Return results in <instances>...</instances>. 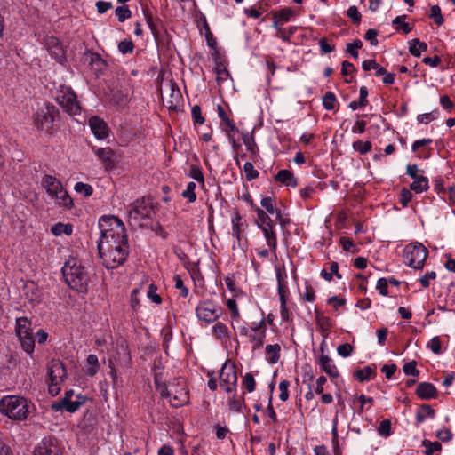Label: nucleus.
I'll list each match as a JSON object with an SVG mask.
<instances>
[{"label":"nucleus","mask_w":455,"mask_h":455,"mask_svg":"<svg viewBox=\"0 0 455 455\" xmlns=\"http://www.w3.org/2000/svg\"><path fill=\"white\" fill-rule=\"evenodd\" d=\"M422 445L426 448V455H433L435 451H439L442 449V445L438 442H430L428 440H423Z\"/></svg>","instance_id":"nucleus-46"},{"label":"nucleus","mask_w":455,"mask_h":455,"mask_svg":"<svg viewBox=\"0 0 455 455\" xmlns=\"http://www.w3.org/2000/svg\"><path fill=\"white\" fill-rule=\"evenodd\" d=\"M428 255L427 248L420 243L407 244L403 252V262L414 269H421Z\"/></svg>","instance_id":"nucleus-9"},{"label":"nucleus","mask_w":455,"mask_h":455,"mask_svg":"<svg viewBox=\"0 0 455 455\" xmlns=\"http://www.w3.org/2000/svg\"><path fill=\"white\" fill-rule=\"evenodd\" d=\"M32 407V403L21 395H8L0 400V413L12 420H26Z\"/></svg>","instance_id":"nucleus-2"},{"label":"nucleus","mask_w":455,"mask_h":455,"mask_svg":"<svg viewBox=\"0 0 455 455\" xmlns=\"http://www.w3.org/2000/svg\"><path fill=\"white\" fill-rule=\"evenodd\" d=\"M267 360L275 364L279 361L281 347L278 344L267 345L266 346Z\"/></svg>","instance_id":"nucleus-33"},{"label":"nucleus","mask_w":455,"mask_h":455,"mask_svg":"<svg viewBox=\"0 0 455 455\" xmlns=\"http://www.w3.org/2000/svg\"><path fill=\"white\" fill-rule=\"evenodd\" d=\"M189 176L200 183H204V181L202 169L197 164L190 165Z\"/></svg>","instance_id":"nucleus-51"},{"label":"nucleus","mask_w":455,"mask_h":455,"mask_svg":"<svg viewBox=\"0 0 455 455\" xmlns=\"http://www.w3.org/2000/svg\"><path fill=\"white\" fill-rule=\"evenodd\" d=\"M145 19L147 21V24L148 28L151 30L152 35L155 38H157L159 36V30L157 28L156 24L155 23L152 15L148 12H144Z\"/></svg>","instance_id":"nucleus-58"},{"label":"nucleus","mask_w":455,"mask_h":455,"mask_svg":"<svg viewBox=\"0 0 455 455\" xmlns=\"http://www.w3.org/2000/svg\"><path fill=\"white\" fill-rule=\"evenodd\" d=\"M436 393L437 391L435 387L429 382L420 383L416 389L417 395L425 400L435 398L436 396Z\"/></svg>","instance_id":"nucleus-25"},{"label":"nucleus","mask_w":455,"mask_h":455,"mask_svg":"<svg viewBox=\"0 0 455 455\" xmlns=\"http://www.w3.org/2000/svg\"><path fill=\"white\" fill-rule=\"evenodd\" d=\"M374 374L373 370L370 366H366L363 369H359L355 371V376L360 381H367L371 379V376Z\"/></svg>","instance_id":"nucleus-45"},{"label":"nucleus","mask_w":455,"mask_h":455,"mask_svg":"<svg viewBox=\"0 0 455 455\" xmlns=\"http://www.w3.org/2000/svg\"><path fill=\"white\" fill-rule=\"evenodd\" d=\"M347 15L354 24L357 25L361 22L362 15L356 6H350L347 11Z\"/></svg>","instance_id":"nucleus-56"},{"label":"nucleus","mask_w":455,"mask_h":455,"mask_svg":"<svg viewBox=\"0 0 455 455\" xmlns=\"http://www.w3.org/2000/svg\"><path fill=\"white\" fill-rule=\"evenodd\" d=\"M225 125H226V128H224L223 130L227 132L228 139L231 140L233 148L235 149H236V148L239 147V145L236 143V141L234 138V133L237 132L238 129L236 128L233 120L230 122H228V124Z\"/></svg>","instance_id":"nucleus-43"},{"label":"nucleus","mask_w":455,"mask_h":455,"mask_svg":"<svg viewBox=\"0 0 455 455\" xmlns=\"http://www.w3.org/2000/svg\"><path fill=\"white\" fill-rule=\"evenodd\" d=\"M74 189L77 193L84 194V196L86 197L92 196V194L93 193L92 187L84 182L76 183Z\"/></svg>","instance_id":"nucleus-52"},{"label":"nucleus","mask_w":455,"mask_h":455,"mask_svg":"<svg viewBox=\"0 0 455 455\" xmlns=\"http://www.w3.org/2000/svg\"><path fill=\"white\" fill-rule=\"evenodd\" d=\"M319 366L322 371L331 378H338L339 375L336 365L328 355H322L319 358Z\"/></svg>","instance_id":"nucleus-26"},{"label":"nucleus","mask_w":455,"mask_h":455,"mask_svg":"<svg viewBox=\"0 0 455 455\" xmlns=\"http://www.w3.org/2000/svg\"><path fill=\"white\" fill-rule=\"evenodd\" d=\"M243 385L244 386L245 389L250 393L255 390V379L251 373L248 372L244 375L243 379Z\"/></svg>","instance_id":"nucleus-59"},{"label":"nucleus","mask_w":455,"mask_h":455,"mask_svg":"<svg viewBox=\"0 0 455 455\" xmlns=\"http://www.w3.org/2000/svg\"><path fill=\"white\" fill-rule=\"evenodd\" d=\"M427 347L435 355L442 353V344L439 337H434L427 343Z\"/></svg>","instance_id":"nucleus-62"},{"label":"nucleus","mask_w":455,"mask_h":455,"mask_svg":"<svg viewBox=\"0 0 455 455\" xmlns=\"http://www.w3.org/2000/svg\"><path fill=\"white\" fill-rule=\"evenodd\" d=\"M60 111L53 104L47 103L39 108L34 114V125L37 130L47 134H53L54 122L59 116Z\"/></svg>","instance_id":"nucleus-6"},{"label":"nucleus","mask_w":455,"mask_h":455,"mask_svg":"<svg viewBox=\"0 0 455 455\" xmlns=\"http://www.w3.org/2000/svg\"><path fill=\"white\" fill-rule=\"evenodd\" d=\"M435 411L429 405H422L416 414V420L419 423L424 422L427 418H433Z\"/></svg>","instance_id":"nucleus-38"},{"label":"nucleus","mask_w":455,"mask_h":455,"mask_svg":"<svg viewBox=\"0 0 455 455\" xmlns=\"http://www.w3.org/2000/svg\"><path fill=\"white\" fill-rule=\"evenodd\" d=\"M336 102L337 98L332 92H327L323 97V105L326 110H333Z\"/></svg>","instance_id":"nucleus-42"},{"label":"nucleus","mask_w":455,"mask_h":455,"mask_svg":"<svg viewBox=\"0 0 455 455\" xmlns=\"http://www.w3.org/2000/svg\"><path fill=\"white\" fill-rule=\"evenodd\" d=\"M99 228H124V222L121 219L115 215H103L99 219Z\"/></svg>","instance_id":"nucleus-28"},{"label":"nucleus","mask_w":455,"mask_h":455,"mask_svg":"<svg viewBox=\"0 0 455 455\" xmlns=\"http://www.w3.org/2000/svg\"><path fill=\"white\" fill-rule=\"evenodd\" d=\"M212 334L216 339L220 340L221 343H227L229 339L230 331L227 324L221 322H217L212 327Z\"/></svg>","instance_id":"nucleus-24"},{"label":"nucleus","mask_w":455,"mask_h":455,"mask_svg":"<svg viewBox=\"0 0 455 455\" xmlns=\"http://www.w3.org/2000/svg\"><path fill=\"white\" fill-rule=\"evenodd\" d=\"M57 101L71 116L78 115L81 112V107L77 101L76 95L69 87L61 89L57 96Z\"/></svg>","instance_id":"nucleus-16"},{"label":"nucleus","mask_w":455,"mask_h":455,"mask_svg":"<svg viewBox=\"0 0 455 455\" xmlns=\"http://www.w3.org/2000/svg\"><path fill=\"white\" fill-rule=\"evenodd\" d=\"M87 55L90 58L91 65H96L100 69L104 66L105 61L99 53L88 52Z\"/></svg>","instance_id":"nucleus-63"},{"label":"nucleus","mask_w":455,"mask_h":455,"mask_svg":"<svg viewBox=\"0 0 455 455\" xmlns=\"http://www.w3.org/2000/svg\"><path fill=\"white\" fill-rule=\"evenodd\" d=\"M354 399L355 400L357 399L361 403V406L359 408V412H363L364 410H369L374 403V400L372 397H367L364 395L355 396Z\"/></svg>","instance_id":"nucleus-54"},{"label":"nucleus","mask_w":455,"mask_h":455,"mask_svg":"<svg viewBox=\"0 0 455 455\" xmlns=\"http://www.w3.org/2000/svg\"><path fill=\"white\" fill-rule=\"evenodd\" d=\"M269 16L272 20L271 27L275 29V32L278 29L282 28L284 24L292 21L298 16L295 10L291 7H283L280 9L272 10L269 12Z\"/></svg>","instance_id":"nucleus-17"},{"label":"nucleus","mask_w":455,"mask_h":455,"mask_svg":"<svg viewBox=\"0 0 455 455\" xmlns=\"http://www.w3.org/2000/svg\"><path fill=\"white\" fill-rule=\"evenodd\" d=\"M352 147L355 151H357L361 155H364L371 150L372 144L370 140H356L353 142Z\"/></svg>","instance_id":"nucleus-40"},{"label":"nucleus","mask_w":455,"mask_h":455,"mask_svg":"<svg viewBox=\"0 0 455 455\" xmlns=\"http://www.w3.org/2000/svg\"><path fill=\"white\" fill-rule=\"evenodd\" d=\"M34 455H62V451L55 438L45 437L35 447Z\"/></svg>","instance_id":"nucleus-18"},{"label":"nucleus","mask_w":455,"mask_h":455,"mask_svg":"<svg viewBox=\"0 0 455 455\" xmlns=\"http://www.w3.org/2000/svg\"><path fill=\"white\" fill-rule=\"evenodd\" d=\"M89 126L97 139L103 140L108 136V126L99 116H92L89 119Z\"/></svg>","instance_id":"nucleus-21"},{"label":"nucleus","mask_w":455,"mask_h":455,"mask_svg":"<svg viewBox=\"0 0 455 455\" xmlns=\"http://www.w3.org/2000/svg\"><path fill=\"white\" fill-rule=\"evenodd\" d=\"M115 361L117 362L121 367H129L131 363V355L127 347H121V350L118 352V358H115Z\"/></svg>","instance_id":"nucleus-39"},{"label":"nucleus","mask_w":455,"mask_h":455,"mask_svg":"<svg viewBox=\"0 0 455 455\" xmlns=\"http://www.w3.org/2000/svg\"><path fill=\"white\" fill-rule=\"evenodd\" d=\"M406 18V15H401L395 17L392 21V25L395 27V29L397 32H403L405 35L409 34L412 30V27L408 22H405Z\"/></svg>","instance_id":"nucleus-32"},{"label":"nucleus","mask_w":455,"mask_h":455,"mask_svg":"<svg viewBox=\"0 0 455 455\" xmlns=\"http://www.w3.org/2000/svg\"><path fill=\"white\" fill-rule=\"evenodd\" d=\"M44 43L52 57L57 62L63 64L66 61V50L60 39L51 36L45 38Z\"/></svg>","instance_id":"nucleus-20"},{"label":"nucleus","mask_w":455,"mask_h":455,"mask_svg":"<svg viewBox=\"0 0 455 455\" xmlns=\"http://www.w3.org/2000/svg\"><path fill=\"white\" fill-rule=\"evenodd\" d=\"M195 311L198 321L206 324L216 322L223 315V308L211 299L200 300Z\"/></svg>","instance_id":"nucleus-8"},{"label":"nucleus","mask_w":455,"mask_h":455,"mask_svg":"<svg viewBox=\"0 0 455 455\" xmlns=\"http://www.w3.org/2000/svg\"><path fill=\"white\" fill-rule=\"evenodd\" d=\"M94 154L101 161L106 170H112L115 167V152L109 148H92Z\"/></svg>","instance_id":"nucleus-22"},{"label":"nucleus","mask_w":455,"mask_h":455,"mask_svg":"<svg viewBox=\"0 0 455 455\" xmlns=\"http://www.w3.org/2000/svg\"><path fill=\"white\" fill-rule=\"evenodd\" d=\"M43 183L48 195L52 199H55L57 204L66 209H71L74 206L73 199L57 178L52 175H45Z\"/></svg>","instance_id":"nucleus-7"},{"label":"nucleus","mask_w":455,"mask_h":455,"mask_svg":"<svg viewBox=\"0 0 455 455\" xmlns=\"http://www.w3.org/2000/svg\"><path fill=\"white\" fill-rule=\"evenodd\" d=\"M243 172H245L246 180L248 181L257 179L259 175V172L254 169L253 164L251 162H246L243 164Z\"/></svg>","instance_id":"nucleus-47"},{"label":"nucleus","mask_w":455,"mask_h":455,"mask_svg":"<svg viewBox=\"0 0 455 455\" xmlns=\"http://www.w3.org/2000/svg\"><path fill=\"white\" fill-rule=\"evenodd\" d=\"M298 27L291 26L289 28H282L275 32V36L283 42L291 43L292 36L296 33Z\"/></svg>","instance_id":"nucleus-35"},{"label":"nucleus","mask_w":455,"mask_h":455,"mask_svg":"<svg viewBox=\"0 0 455 455\" xmlns=\"http://www.w3.org/2000/svg\"><path fill=\"white\" fill-rule=\"evenodd\" d=\"M427 50V44L425 42H421L419 38H414L409 42V52L415 57H419Z\"/></svg>","instance_id":"nucleus-31"},{"label":"nucleus","mask_w":455,"mask_h":455,"mask_svg":"<svg viewBox=\"0 0 455 455\" xmlns=\"http://www.w3.org/2000/svg\"><path fill=\"white\" fill-rule=\"evenodd\" d=\"M429 18L433 19L434 22L438 26L443 24L444 19L443 17L442 11L439 5H432L430 7Z\"/></svg>","instance_id":"nucleus-41"},{"label":"nucleus","mask_w":455,"mask_h":455,"mask_svg":"<svg viewBox=\"0 0 455 455\" xmlns=\"http://www.w3.org/2000/svg\"><path fill=\"white\" fill-rule=\"evenodd\" d=\"M227 307L231 314V317L234 320H236L240 317V312L236 304V301L233 299H228L227 300Z\"/></svg>","instance_id":"nucleus-61"},{"label":"nucleus","mask_w":455,"mask_h":455,"mask_svg":"<svg viewBox=\"0 0 455 455\" xmlns=\"http://www.w3.org/2000/svg\"><path fill=\"white\" fill-rule=\"evenodd\" d=\"M191 116L195 125L203 124L204 117L202 114V109L199 105H195L191 108Z\"/></svg>","instance_id":"nucleus-48"},{"label":"nucleus","mask_w":455,"mask_h":455,"mask_svg":"<svg viewBox=\"0 0 455 455\" xmlns=\"http://www.w3.org/2000/svg\"><path fill=\"white\" fill-rule=\"evenodd\" d=\"M128 236L125 229H103L98 243L102 264L108 269L123 265L128 257Z\"/></svg>","instance_id":"nucleus-1"},{"label":"nucleus","mask_w":455,"mask_h":455,"mask_svg":"<svg viewBox=\"0 0 455 455\" xmlns=\"http://www.w3.org/2000/svg\"><path fill=\"white\" fill-rule=\"evenodd\" d=\"M267 243L273 250L276 247V235L275 229H262Z\"/></svg>","instance_id":"nucleus-55"},{"label":"nucleus","mask_w":455,"mask_h":455,"mask_svg":"<svg viewBox=\"0 0 455 455\" xmlns=\"http://www.w3.org/2000/svg\"><path fill=\"white\" fill-rule=\"evenodd\" d=\"M215 73L217 75L218 80H226L229 76L228 70L226 68V67L217 60Z\"/></svg>","instance_id":"nucleus-64"},{"label":"nucleus","mask_w":455,"mask_h":455,"mask_svg":"<svg viewBox=\"0 0 455 455\" xmlns=\"http://www.w3.org/2000/svg\"><path fill=\"white\" fill-rule=\"evenodd\" d=\"M112 101L115 105L124 108L129 102V97L127 93H124L123 92H116L113 94Z\"/></svg>","instance_id":"nucleus-44"},{"label":"nucleus","mask_w":455,"mask_h":455,"mask_svg":"<svg viewBox=\"0 0 455 455\" xmlns=\"http://www.w3.org/2000/svg\"><path fill=\"white\" fill-rule=\"evenodd\" d=\"M267 326L264 319L253 322L250 327L243 326L239 328V334L249 338L253 350L263 346Z\"/></svg>","instance_id":"nucleus-11"},{"label":"nucleus","mask_w":455,"mask_h":455,"mask_svg":"<svg viewBox=\"0 0 455 455\" xmlns=\"http://www.w3.org/2000/svg\"><path fill=\"white\" fill-rule=\"evenodd\" d=\"M275 181L285 185L291 186L292 188H296L298 183V179L294 176V174L286 169L280 170L275 176Z\"/></svg>","instance_id":"nucleus-23"},{"label":"nucleus","mask_w":455,"mask_h":455,"mask_svg":"<svg viewBox=\"0 0 455 455\" xmlns=\"http://www.w3.org/2000/svg\"><path fill=\"white\" fill-rule=\"evenodd\" d=\"M363 43L359 39L354 40L352 43L347 44V52L355 59L358 58L357 50L362 48Z\"/></svg>","instance_id":"nucleus-49"},{"label":"nucleus","mask_w":455,"mask_h":455,"mask_svg":"<svg viewBox=\"0 0 455 455\" xmlns=\"http://www.w3.org/2000/svg\"><path fill=\"white\" fill-rule=\"evenodd\" d=\"M153 203L150 197L135 200L129 210L128 223L131 228H146L151 219Z\"/></svg>","instance_id":"nucleus-5"},{"label":"nucleus","mask_w":455,"mask_h":455,"mask_svg":"<svg viewBox=\"0 0 455 455\" xmlns=\"http://www.w3.org/2000/svg\"><path fill=\"white\" fill-rule=\"evenodd\" d=\"M261 206L265 209L266 213H270V212L277 208L275 199L270 196L263 197L261 199Z\"/></svg>","instance_id":"nucleus-60"},{"label":"nucleus","mask_w":455,"mask_h":455,"mask_svg":"<svg viewBox=\"0 0 455 455\" xmlns=\"http://www.w3.org/2000/svg\"><path fill=\"white\" fill-rule=\"evenodd\" d=\"M378 433L381 436H389L391 435V421L389 419L382 420L378 427Z\"/></svg>","instance_id":"nucleus-57"},{"label":"nucleus","mask_w":455,"mask_h":455,"mask_svg":"<svg viewBox=\"0 0 455 455\" xmlns=\"http://www.w3.org/2000/svg\"><path fill=\"white\" fill-rule=\"evenodd\" d=\"M86 401V397L81 394H75L73 390H68L64 397L58 403L52 405L55 411L66 410L68 412L76 411Z\"/></svg>","instance_id":"nucleus-15"},{"label":"nucleus","mask_w":455,"mask_h":455,"mask_svg":"<svg viewBox=\"0 0 455 455\" xmlns=\"http://www.w3.org/2000/svg\"><path fill=\"white\" fill-rule=\"evenodd\" d=\"M49 393L55 396L61 388V385L66 379L67 372L64 364L60 360H52L48 364Z\"/></svg>","instance_id":"nucleus-10"},{"label":"nucleus","mask_w":455,"mask_h":455,"mask_svg":"<svg viewBox=\"0 0 455 455\" xmlns=\"http://www.w3.org/2000/svg\"><path fill=\"white\" fill-rule=\"evenodd\" d=\"M196 183L191 181L187 185L186 189L182 192V196L184 198H187L190 203H193L196 199V195L195 193Z\"/></svg>","instance_id":"nucleus-50"},{"label":"nucleus","mask_w":455,"mask_h":455,"mask_svg":"<svg viewBox=\"0 0 455 455\" xmlns=\"http://www.w3.org/2000/svg\"><path fill=\"white\" fill-rule=\"evenodd\" d=\"M15 331L22 348L28 354H32L35 349V338L33 337L31 322L27 317L17 318Z\"/></svg>","instance_id":"nucleus-12"},{"label":"nucleus","mask_w":455,"mask_h":455,"mask_svg":"<svg viewBox=\"0 0 455 455\" xmlns=\"http://www.w3.org/2000/svg\"><path fill=\"white\" fill-rule=\"evenodd\" d=\"M243 141L247 150L250 152L251 159L256 161L257 158L259 156V149L253 135L248 132L243 133Z\"/></svg>","instance_id":"nucleus-27"},{"label":"nucleus","mask_w":455,"mask_h":455,"mask_svg":"<svg viewBox=\"0 0 455 455\" xmlns=\"http://www.w3.org/2000/svg\"><path fill=\"white\" fill-rule=\"evenodd\" d=\"M255 211L261 225H267L269 228H273L275 225L284 227L289 224L288 214L280 208L275 209L270 213H266L264 210L259 207H255Z\"/></svg>","instance_id":"nucleus-14"},{"label":"nucleus","mask_w":455,"mask_h":455,"mask_svg":"<svg viewBox=\"0 0 455 455\" xmlns=\"http://www.w3.org/2000/svg\"><path fill=\"white\" fill-rule=\"evenodd\" d=\"M170 100H168V107L169 108H176L177 105L180 103L182 96L180 93V89L177 87L176 84L171 83L170 84Z\"/></svg>","instance_id":"nucleus-34"},{"label":"nucleus","mask_w":455,"mask_h":455,"mask_svg":"<svg viewBox=\"0 0 455 455\" xmlns=\"http://www.w3.org/2000/svg\"><path fill=\"white\" fill-rule=\"evenodd\" d=\"M155 385L163 397L169 398L172 406L179 408L188 402V390L183 379H176L166 386L156 378Z\"/></svg>","instance_id":"nucleus-4"},{"label":"nucleus","mask_w":455,"mask_h":455,"mask_svg":"<svg viewBox=\"0 0 455 455\" xmlns=\"http://www.w3.org/2000/svg\"><path fill=\"white\" fill-rule=\"evenodd\" d=\"M220 387L227 393H232L236 389L237 374L234 363L227 360L219 374Z\"/></svg>","instance_id":"nucleus-13"},{"label":"nucleus","mask_w":455,"mask_h":455,"mask_svg":"<svg viewBox=\"0 0 455 455\" xmlns=\"http://www.w3.org/2000/svg\"><path fill=\"white\" fill-rule=\"evenodd\" d=\"M418 171L419 169L417 164H407L406 173L413 179V182L410 185V188L416 193H422L427 191L429 188L428 179L423 175H419Z\"/></svg>","instance_id":"nucleus-19"},{"label":"nucleus","mask_w":455,"mask_h":455,"mask_svg":"<svg viewBox=\"0 0 455 455\" xmlns=\"http://www.w3.org/2000/svg\"><path fill=\"white\" fill-rule=\"evenodd\" d=\"M100 363L97 355L91 354L87 356L85 366H84V372L87 376L92 377L97 374V372L100 370Z\"/></svg>","instance_id":"nucleus-29"},{"label":"nucleus","mask_w":455,"mask_h":455,"mask_svg":"<svg viewBox=\"0 0 455 455\" xmlns=\"http://www.w3.org/2000/svg\"><path fill=\"white\" fill-rule=\"evenodd\" d=\"M285 278H286L285 272L281 271V269H279V268L276 269V280H277V292H278V295L287 294L289 292V289H288Z\"/></svg>","instance_id":"nucleus-37"},{"label":"nucleus","mask_w":455,"mask_h":455,"mask_svg":"<svg viewBox=\"0 0 455 455\" xmlns=\"http://www.w3.org/2000/svg\"><path fill=\"white\" fill-rule=\"evenodd\" d=\"M320 275L326 281L331 282L333 275H336L339 279H341V275L339 273V265L337 262H331L330 264V270L323 269Z\"/></svg>","instance_id":"nucleus-36"},{"label":"nucleus","mask_w":455,"mask_h":455,"mask_svg":"<svg viewBox=\"0 0 455 455\" xmlns=\"http://www.w3.org/2000/svg\"><path fill=\"white\" fill-rule=\"evenodd\" d=\"M116 15L117 16L118 21L124 22L126 19H129L132 12L127 5H121L116 9Z\"/></svg>","instance_id":"nucleus-53"},{"label":"nucleus","mask_w":455,"mask_h":455,"mask_svg":"<svg viewBox=\"0 0 455 455\" xmlns=\"http://www.w3.org/2000/svg\"><path fill=\"white\" fill-rule=\"evenodd\" d=\"M61 270L65 282L71 289L79 292L87 291L89 274L79 259L70 257Z\"/></svg>","instance_id":"nucleus-3"},{"label":"nucleus","mask_w":455,"mask_h":455,"mask_svg":"<svg viewBox=\"0 0 455 455\" xmlns=\"http://www.w3.org/2000/svg\"><path fill=\"white\" fill-rule=\"evenodd\" d=\"M201 21H202V28L200 30H201V33H203V31L204 32V36H205V39H206L208 47H210L211 49L216 50L217 41L211 31V28L207 22L206 17L203 16L201 18Z\"/></svg>","instance_id":"nucleus-30"}]
</instances>
